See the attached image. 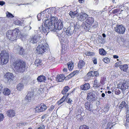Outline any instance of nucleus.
<instances>
[{"label": "nucleus", "mask_w": 129, "mask_h": 129, "mask_svg": "<svg viewBox=\"0 0 129 129\" xmlns=\"http://www.w3.org/2000/svg\"><path fill=\"white\" fill-rule=\"evenodd\" d=\"M44 20V24L45 28L42 25L39 27L40 31H42L44 33H48L50 31L56 32V35L59 39H62L64 37L65 32L62 29L63 28V22L61 19L57 20L56 17L50 16L49 18Z\"/></svg>", "instance_id": "obj_1"}, {"label": "nucleus", "mask_w": 129, "mask_h": 129, "mask_svg": "<svg viewBox=\"0 0 129 129\" xmlns=\"http://www.w3.org/2000/svg\"><path fill=\"white\" fill-rule=\"evenodd\" d=\"M13 65L17 72H23L26 69L25 62L22 60H18L14 62Z\"/></svg>", "instance_id": "obj_2"}, {"label": "nucleus", "mask_w": 129, "mask_h": 129, "mask_svg": "<svg viewBox=\"0 0 129 129\" xmlns=\"http://www.w3.org/2000/svg\"><path fill=\"white\" fill-rule=\"evenodd\" d=\"M19 32V30L16 28L13 30L8 31L7 32L6 36L10 40L14 41L16 39Z\"/></svg>", "instance_id": "obj_3"}, {"label": "nucleus", "mask_w": 129, "mask_h": 129, "mask_svg": "<svg viewBox=\"0 0 129 129\" xmlns=\"http://www.w3.org/2000/svg\"><path fill=\"white\" fill-rule=\"evenodd\" d=\"M48 44L44 41H42L37 47V50L38 54H42L47 50Z\"/></svg>", "instance_id": "obj_4"}, {"label": "nucleus", "mask_w": 129, "mask_h": 129, "mask_svg": "<svg viewBox=\"0 0 129 129\" xmlns=\"http://www.w3.org/2000/svg\"><path fill=\"white\" fill-rule=\"evenodd\" d=\"M9 54L5 50H3L0 54V62L3 64L8 62L9 59Z\"/></svg>", "instance_id": "obj_5"}, {"label": "nucleus", "mask_w": 129, "mask_h": 129, "mask_svg": "<svg viewBox=\"0 0 129 129\" xmlns=\"http://www.w3.org/2000/svg\"><path fill=\"white\" fill-rule=\"evenodd\" d=\"M96 93L95 91L90 90L88 91L86 99L90 102L95 101L96 100Z\"/></svg>", "instance_id": "obj_6"}, {"label": "nucleus", "mask_w": 129, "mask_h": 129, "mask_svg": "<svg viewBox=\"0 0 129 129\" xmlns=\"http://www.w3.org/2000/svg\"><path fill=\"white\" fill-rule=\"evenodd\" d=\"M118 88L122 90H125L129 87V80H124L117 85Z\"/></svg>", "instance_id": "obj_7"}, {"label": "nucleus", "mask_w": 129, "mask_h": 129, "mask_svg": "<svg viewBox=\"0 0 129 129\" xmlns=\"http://www.w3.org/2000/svg\"><path fill=\"white\" fill-rule=\"evenodd\" d=\"M114 28L115 31L120 34H123L125 31V28L121 25H117Z\"/></svg>", "instance_id": "obj_8"}, {"label": "nucleus", "mask_w": 129, "mask_h": 129, "mask_svg": "<svg viewBox=\"0 0 129 129\" xmlns=\"http://www.w3.org/2000/svg\"><path fill=\"white\" fill-rule=\"evenodd\" d=\"M88 16V15L85 13L82 12L80 14L78 13V15L76 17L78 20L82 21L87 18Z\"/></svg>", "instance_id": "obj_9"}, {"label": "nucleus", "mask_w": 129, "mask_h": 129, "mask_svg": "<svg viewBox=\"0 0 129 129\" xmlns=\"http://www.w3.org/2000/svg\"><path fill=\"white\" fill-rule=\"evenodd\" d=\"M47 108L46 106L43 104H41L35 108L36 112H39L45 111Z\"/></svg>", "instance_id": "obj_10"}, {"label": "nucleus", "mask_w": 129, "mask_h": 129, "mask_svg": "<svg viewBox=\"0 0 129 129\" xmlns=\"http://www.w3.org/2000/svg\"><path fill=\"white\" fill-rule=\"evenodd\" d=\"M39 39V36L37 35H34L30 37L29 40L31 43L34 44L36 43Z\"/></svg>", "instance_id": "obj_11"}, {"label": "nucleus", "mask_w": 129, "mask_h": 129, "mask_svg": "<svg viewBox=\"0 0 129 129\" xmlns=\"http://www.w3.org/2000/svg\"><path fill=\"white\" fill-rule=\"evenodd\" d=\"M71 25L68 27L66 31V33L67 35L68 36H70L72 35L73 34L74 30V26L72 24H71Z\"/></svg>", "instance_id": "obj_12"}, {"label": "nucleus", "mask_w": 129, "mask_h": 129, "mask_svg": "<svg viewBox=\"0 0 129 129\" xmlns=\"http://www.w3.org/2000/svg\"><path fill=\"white\" fill-rule=\"evenodd\" d=\"M124 107L125 108L126 112H128V105L124 101H122L119 106V108L120 110V112L121 111Z\"/></svg>", "instance_id": "obj_13"}, {"label": "nucleus", "mask_w": 129, "mask_h": 129, "mask_svg": "<svg viewBox=\"0 0 129 129\" xmlns=\"http://www.w3.org/2000/svg\"><path fill=\"white\" fill-rule=\"evenodd\" d=\"M34 94L33 91L29 92L25 98V101L26 102H30L33 98Z\"/></svg>", "instance_id": "obj_14"}, {"label": "nucleus", "mask_w": 129, "mask_h": 129, "mask_svg": "<svg viewBox=\"0 0 129 129\" xmlns=\"http://www.w3.org/2000/svg\"><path fill=\"white\" fill-rule=\"evenodd\" d=\"M14 49L15 50L16 52L20 55H23L24 52V49L22 47L19 46H16L14 47Z\"/></svg>", "instance_id": "obj_15"}, {"label": "nucleus", "mask_w": 129, "mask_h": 129, "mask_svg": "<svg viewBox=\"0 0 129 129\" xmlns=\"http://www.w3.org/2000/svg\"><path fill=\"white\" fill-rule=\"evenodd\" d=\"M13 76L12 73L8 72L4 75V78L7 80L8 82H10L12 80Z\"/></svg>", "instance_id": "obj_16"}, {"label": "nucleus", "mask_w": 129, "mask_h": 129, "mask_svg": "<svg viewBox=\"0 0 129 129\" xmlns=\"http://www.w3.org/2000/svg\"><path fill=\"white\" fill-rule=\"evenodd\" d=\"M90 88V86L88 83H86L80 86V89L82 90H87Z\"/></svg>", "instance_id": "obj_17"}, {"label": "nucleus", "mask_w": 129, "mask_h": 129, "mask_svg": "<svg viewBox=\"0 0 129 129\" xmlns=\"http://www.w3.org/2000/svg\"><path fill=\"white\" fill-rule=\"evenodd\" d=\"M56 78L57 81L58 82H62L64 79L65 76L63 74H60L57 75Z\"/></svg>", "instance_id": "obj_18"}, {"label": "nucleus", "mask_w": 129, "mask_h": 129, "mask_svg": "<svg viewBox=\"0 0 129 129\" xmlns=\"http://www.w3.org/2000/svg\"><path fill=\"white\" fill-rule=\"evenodd\" d=\"M81 26L82 28L85 30H88L90 29L89 25L85 22H83Z\"/></svg>", "instance_id": "obj_19"}, {"label": "nucleus", "mask_w": 129, "mask_h": 129, "mask_svg": "<svg viewBox=\"0 0 129 129\" xmlns=\"http://www.w3.org/2000/svg\"><path fill=\"white\" fill-rule=\"evenodd\" d=\"M7 114L9 117H13L15 114V111L12 110H10L7 112Z\"/></svg>", "instance_id": "obj_20"}, {"label": "nucleus", "mask_w": 129, "mask_h": 129, "mask_svg": "<svg viewBox=\"0 0 129 129\" xmlns=\"http://www.w3.org/2000/svg\"><path fill=\"white\" fill-rule=\"evenodd\" d=\"M90 103H89L87 101L84 104L85 107L86 109L88 111H91L92 110V108L91 107Z\"/></svg>", "instance_id": "obj_21"}, {"label": "nucleus", "mask_w": 129, "mask_h": 129, "mask_svg": "<svg viewBox=\"0 0 129 129\" xmlns=\"http://www.w3.org/2000/svg\"><path fill=\"white\" fill-rule=\"evenodd\" d=\"M87 18L86 22L89 25L93 23L94 21V18L93 17H89Z\"/></svg>", "instance_id": "obj_22"}, {"label": "nucleus", "mask_w": 129, "mask_h": 129, "mask_svg": "<svg viewBox=\"0 0 129 129\" xmlns=\"http://www.w3.org/2000/svg\"><path fill=\"white\" fill-rule=\"evenodd\" d=\"M37 79L38 82H45L46 79L45 76L41 75L37 78Z\"/></svg>", "instance_id": "obj_23"}, {"label": "nucleus", "mask_w": 129, "mask_h": 129, "mask_svg": "<svg viewBox=\"0 0 129 129\" xmlns=\"http://www.w3.org/2000/svg\"><path fill=\"white\" fill-rule=\"evenodd\" d=\"M120 68L121 70L123 71L126 72L127 70L128 66L127 64H124L120 66Z\"/></svg>", "instance_id": "obj_24"}, {"label": "nucleus", "mask_w": 129, "mask_h": 129, "mask_svg": "<svg viewBox=\"0 0 129 129\" xmlns=\"http://www.w3.org/2000/svg\"><path fill=\"white\" fill-rule=\"evenodd\" d=\"M92 72L91 71L89 72L85 77V80H88L90 79L91 77L93 76Z\"/></svg>", "instance_id": "obj_25"}, {"label": "nucleus", "mask_w": 129, "mask_h": 129, "mask_svg": "<svg viewBox=\"0 0 129 129\" xmlns=\"http://www.w3.org/2000/svg\"><path fill=\"white\" fill-rule=\"evenodd\" d=\"M85 65V62L82 60H80L78 63V67L80 69H82Z\"/></svg>", "instance_id": "obj_26"}, {"label": "nucleus", "mask_w": 129, "mask_h": 129, "mask_svg": "<svg viewBox=\"0 0 129 129\" xmlns=\"http://www.w3.org/2000/svg\"><path fill=\"white\" fill-rule=\"evenodd\" d=\"M24 86V85L22 83H20L17 85V89L18 90L21 91L23 88Z\"/></svg>", "instance_id": "obj_27"}, {"label": "nucleus", "mask_w": 129, "mask_h": 129, "mask_svg": "<svg viewBox=\"0 0 129 129\" xmlns=\"http://www.w3.org/2000/svg\"><path fill=\"white\" fill-rule=\"evenodd\" d=\"M69 15L71 18H74L75 16L76 17L78 15V13L76 12L70 11L69 13Z\"/></svg>", "instance_id": "obj_28"}, {"label": "nucleus", "mask_w": 129, "mask_h": 129, "mask_svg": "<svg viewBox=\"0 0 129 129\" xmlns=\"http://www.w3.org/2000/svg\"><path fill=\"white\" fill-rule=\"evenodd\" d=\"M3 93L5 95H8L11 93L10 90L7 88H5L4 89Z\"/></svg>", "instance_id": "obj_29"}, {"label": "nucleus", "mask_w": 129, "mask_h": 129, "mask_svg": "<svg viewBox=\"0 0 129 129\" xmlns=\"http://www.w3.org/2000/svg\"><path fill=\"white\" fill-rule=\"evenodd\" d=\"M70 89V88L68 86H65L64 88L62 91V93L63 94H66V93Z\"/></svg>", "instance_id": "obj_30"}, {"label": "nucleus", "mask_w": 129, "mask_h": 129, "mask_svg": "<svg viewBox=\"0 0 129 129\" xmlns=\"http://www.w3.org/2000/svg\"><path fill=\"white\" fill-rule=\"evenodd\" d=\"M94 86L96 88L99 87L100 86L99 81L96 79H95L94 81Z\"/></svg>", "instance_id": "obj_31"}, {"label": "nucleus", "mask_w": 129, "mask_h": 129, "mask_svg": "<svg viewBox=\"0 0 129 129\" xmlns=\"http://www.w3.org/2000/svg\"><path fill=\"white\" fill-rule=\"evenodd\" d=\"M35 64L37 66H40L42 64L41 60L39 59H37L35 62Z\"/></svg>", "instance_id": "obj_32"}, {"label": "nucleus", "mask_w": 129, "mask_h": 129, "mask_svg": "<svg viewBox=\"0 0 129 129\" xmlns=\"http://www.w3.org/2000/svg\"><path fill=\"white\" fill-rule=\"evenodd\" d=\"M67 65L69 70L71 71L73 68V63L69 62L68 63Z\"/></svg>", "instance_id": "obj_33"}, {"label": "nucleus", "mask_w": 129, "mask_h": 129, "mask_svg": "<svg viewBox=\"0 0 129 129\" xmlns=\"http://www.w3.org/2000/svg\"><path fill=\"white\" fill-rule=\"evenodd\" d=\"M99 53L102 55H104L106 54V52L104 49H99Z\"/></svg>", "instance_id": "obj_34"}, {"label": "nucleus", "mask_w": 129, "mask_h": 129, "mask_svg": "<svg viewBox=\"0 0 129 129\" xmlns=\"http://www.w3.org/2000/svg\"><path fill=\"white\" fill-rule=\"evenodd\" d=\"M44 14L43 12H41V13L38 15H37V18L38 21H40L41 20V19L42 18V17Z\"/></svg>", "instance_id": "obj_35"}, {"label": "nucleus", "mask_w": 129, "mask_h": 129, "mask_svg": "<svg viewBox=\"0 0 129 129\" xmlns=\"http://www.w3.org/2000/svg\"><path fill=\"white\" fill-rule=\"evenodd\" d=\"M66 101L70 105H72L73 104V101L71 99L69 98H66Z\"/></svg>", "instance_id": "obj_36"}, {"label": "nucleus", "mask_w": 129, "mask_h": 129, "mask_svg": "<svg viewBox=\"0 0 129 129\" xmlns=\"http://www.w3.org/2000/svg\"><path fill=\"white\" fill-rule=\"evenodd\" d=\"M109 105H108V104L106 105L105 106L103 109V111L105 112H108L109 110Z\"/></svg>", "instance_id": "obj_37"}, {"label": "nucleus", "mask_w": 129, "mask_h": 129, "mask_svg": "<svg viewBox=\"0 0 129 129\" xmlns=\"http://www.w3.org/2000/svg\"><path fill=\"white\" fill-rule=\"evenodd\" d=\"M69 94V93L66 94H65L63 96L60 100L61 102H63L66 99L67 96Z\"/></svg>", "instance_id": "obj_38"}, {"label": "nucleus", "mask_w": 129, "mask_h": 129, "mask_svg": "<svg viewBox=\"0 0 129 129\" xmlns=\"http://www.w3.org/2000/svg\"><path fill=\"white\" fill-rule=\"evenodd\" d=\"M72 25H73V26H74V30L75 31H77V30L79 29V26L78 24H76L75 25L73 23H71Z\"/></svg>", "instance_id": "obj_39"}, {"label": "nucleus", "mask_w": 129, "mask_h": 129, "mask_svg": "<svg viewBox=\"0 0 129 129\" xmlns=\"http://www.w3.org/2000/svg\"><path fill=\"white\" fill-rule=\"evenodd\" d=\"M29 123V122L28 121H26V122H24L22 123H18L17 125L18 126H19L20 125H24L27 124Z\"/></svg>", "instance_id": "obj_40"}, {"label": "nucleus", "mask_w": 129, "mask_h": 129, "mask_svg": "<svg viewBox=\"0 0 129 129\" xmlns=\"http://www.w3.org/2000/svg\"><path fill=\"white\" fill-rule=\"evenodd\" d=\"M92 72V73L93 76L94 75L95 76H98L99 75V72L97 71H91Z\"/></svg>", "instance_id": "obj_41"}, {"label": "nucleus", "mask_w": 129, "mask_h": 129, "mask_svg": "<svg viewBox=\"0 0 129 129\" xmlns=\"http://www.w3.org/2000/svg\"><path fill=\"white\" fill-rule=\"evenodd\" d=\"M113 125L111 124V123H108L107 124V126L105 129H111L112 127H113Z\"/></svg>", "instance_id": "obj_42"}, {"label": "nucleus", "mask_w": 129, "mask_h": 129, "mask_svg": "<svg viewBox=\"0 0 129 129\" xmlns=\"http://www.w3.org/2000/svg\"><path fill=\"white\" fill-rule=\"evenodd\" d=\"M80 129H89V127L85 125L81 126L79 128Z\"/></svg>", "instance_id": "obj_43"}, {"label": "nucleus", "mask_w": 129, "mask_h": 129, "mask_svg": "<svg viewBox=\"0 0 129 129\" xmlns=\"http://www.w3.org/2000/svg\"><path fill=\"white\" fill-rule=\"evenodd\" d=\"M103 61L105 63H108L110 62V59L107 57H105L104 58Z\"/></svg>", "instance_id": "obj_44"}, {"label": "nucleus", "mask_w": 129, "mask_h": 129, "mask_svg": "<svg viewBox=\"0 0 129 129\" xmlns=\"http://www.w3.org/2000/svg\"><path fill=\"white\" fill-rule=\"evenodd\" d=\"M6 14H7L6 16L8 17H10L12 18L14 17L13 15L11 13L8 12H7Z\"/></svg>", "instance_id": "obj_45"}, {"label": "nucleus", "mask_w": 129, "mask_h": 129, "mask_svg": "<svg viewBox=\"0 0 129 129\" xmlns=\"http://www.w3.org/2000/svg\"><path fill=\"white\" fill-rule=\"evenodd\" d=\"M86 54L88 56H91V55H94V53L93 52H88L86 53Z\"/></svg>", "instance_id": "obj_46"}, {"label": "nucleus", "mask_w": 129, "mask_h": 129, "mask_svg": "<svg viewBox=\"0 0 129 129\" xmlns=\"http://www.w3.org/2000/svg\"><path fill=\"white\" fill-rule=\"evenodd\" d=\"M119 10H120L119 9H115L112 11V12L114 14H116L119 11Z\"/></svg>", "instance_id": "obj_47"}, {"label": "nucleus", "mask_w": 129, "mask_h": 129, "mask_svg": "<svg viewBox=\"0 0 129 129\" xmlns=\"http://www.w3.org/2000/svg\"><path fill=\"white\" fill-rule=\"evenodd\" d=\"M128 112H126V121L127 122L129 123V115L128 114Z\"/></svg>", "instance_id": "obj_48"}, {"label": "nucleus", "mask_w": 129, "mask_h": 129, "mask_svg": "<svg viewBox=\"0 0 129 129\" xmlns=\"http://www.w3.org/2000/svg\"><path fill=\"white\" fill-rule=\"evenodd\" d=\"M115 91V94L116 95H119L121 93L120 91L118 89H116Z\"/></svg>", "instance_id": "obj_49"}, {"label": "nucleus", "mask_w": 129, "mask_h": 129, "mask_svg": "<svg viewBox=\"0 0 129 129\" xmlns=\"http://www.w3.org/2000/svg\"><path fill=\"white\" fill-rule=\"evenodd\" d=\"M92 60L94 64H96L97 63V59L96 58L93 57L92 58Z\"/></svg>", "instance_id": "obj_50"}, {"label": "nucleus", "mask_w": 129, "mask_h": 129, "mask_svg": "<svg viewBox=\"0 0 129 129\" xmlns=\"http://www.w3.org/2000/svg\"><path fill=\"white\" fill-rule=\"evenodd\" d=\"M123 45H124L126 47H129V41H127L124 43H123Z\"/></svg>", "instance_id": "obj_51"}, {"label": "nucleus", "mask_w": 129, "mask_h": 129, "mask_svg": "<svg viewBox=\"0 0 129 129\" xmlns=\"http://www.w3.org/2000/svg\"><path fill=\"white\" fill-rule=\"evenodd\" d=\"M31 27L30 26H27L24 27L25 29L29 30L31 29Z\"/></svg>", "instance_id": "obj_52"}, {"label": "nucleus", "mask_w": 129, "mask_h": 129, "mask_svg": "<svg viewBox=\"0 0 129 129\" xmlns=\"http://www.w3.org/2000/svg\"><path fill=\"white\" fill-rule=\"evenodd\" d=\"M4 116L3 114L1 113H0V121L3 120L4 119Z\"/></svg>", "instance_id": "obj_53"}, {"label": "nucleus", "mask_w": 129, "mask_h": 129, "mask_svg": "<svg viewBox=\"0 0 129 129\" xmlns=\"http://www.w3.org/2000/svg\"><path fill=\"white\" fill-rule=\"evenodd\" d=\"M120 62H117L115 64L114 66L116 67H118L120 65Z\"/></svg>", "instance_id": "obj_54"}, {"label": "nucleus", "mask_w": 129, "mask_h": 129, "mask_svg": "<svg viewBox=\"0 0 129 129\" xmlns=\"http://www.w3.org/2000/svg\"><path fill=\"white\" fill-rule=\"evenodd\" d=\"M16 24L18 25H20L21 24V22L19 20L16 21L15 22Z\"/></svg>", "instance_id": "obj_55"}, {"label": "nucleus", "mask_w": 129, "mask_h": 129, "mask_svg": "<svg viewBox=\"0 0 129 129\" xmlns=\"http://www.w3.org/2000/svg\"><path fill=\"white\" fill-rule=\"evenodd\" d=\"M48 116V115L47 114H44L42 116L41 118L42 119H44L45 118H46Z\"/></svg>", "instance_id": "obj_56"}, {"label": "nucleus", "mask_w": 129, "mask_h": 129, "mask_svg": "<svg viewBox=\"0 0 129 129\" xmlns=\"http://www.w3.org/2000/svg\"><path fill=\"white\" fill-rule=\"evenodd\" d=\"M45 127L44 125H42L38 127L37 129H45Z\"/></svg>", "instance_id": "obj_57"}, {"label": "nucleus", "mask_w": 129, "mask_h": 129, "mask_svg": "<svg viewBox=\"0 0 129 129\" xmlns=\"http://www.w3.org/2000/svg\"><path fill=\"white\" fill-rule=\"evenodd\" d=\"M74 76V75L73 74V73H71V74H69V75H68V78H70Z\"/></svg>", "instance_id": "obj_58"}, {"label": "nucleus", "mask_w": 129, "mask_h": 129, "mask_svg": "<svg viewBox=\"0 0 129 129\" xmlns=\"http://www.w3.org/2000/svg\"><path fill=\"white\" fill-rule=\"evenodd\" d=\"M101 39L102 41L101 42V43H103L105 42V40L104 38H102L101 37Z\"/></svg>", "instance_id": "obj_59"}, {"label": "nucleus", "mask_w": 129, "mask_h": 129, "mask_svg": "<svg viewBox=\"0 0 129 129\" xmlns=\"http://www.w3.org/2000/svg\"><path fill=\"white\" fill-rule=\"evenodd\" d=\"M5 2L3 1H0V6H3L5 4Z\"/></svg>", "instance_id": "obj_60"}, {"label": "nucleus", "mask_w": 129, "mask_h": 129, "mask_svg": "<svg viewBox=\"0 0 129 129\" xmlns=\"http://www.w3.org/2000/svg\"><path fill=\"white\" fill-rule=\"evenodd\" d=\"M53 86H51L50 85H48L47 86V88L48 89H50L51 88H53Z\"/></svg>", "instance_id": "obj_61"}, {"label": "nucleus", "mask_w": 129, "mask_h": 129, "mask_svg": "<svg viewBox=\"0 0 129 129\" xmlns=\"http://www.w3.org/2000/svg\"><path fill=\"white\" fill-rule=\"evenodd\" d=\"M63 102H61V101H60V100L58 101H57V103L58 105H61Z\"/></svg>", "instance_id": "obj_62"}, {"label": "nucleus", "mask_w": 129, "mask_h": 129, "mask_svg": "<svg viewBox=\"0 0 129 129\" xmlns=\"http://www.w3.org/2000/svg\"><path fill=\"white\" fill-rule=\"evenodd\" d=\"M3 88V86L2 85V84H0V93H1V91L2 90Z\"/></svg>", "instance_id": "obj_63"}, {"label": "nucleus", "mask_w": 129, "mask_h": 129, "mask_svg": "<svg viewBox=\"0 0 129 129\" xmlns=\"http://www.w3.org/2000/svg\"><path fill=\"white\" fill-rule=\"evenodd\" d=\"M78 72L79 71H74L72 73H73V74H74V75L76 74H77V73H78Z\"/></svg>", "instance_id": "obj_64"}]
</instances>
